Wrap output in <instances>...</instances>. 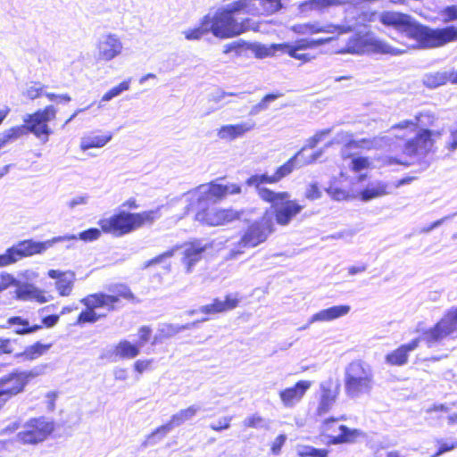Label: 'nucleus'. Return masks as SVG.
Here are the masks:
<instances>
[{"mask_svg": "<svg viewBox=\"0 0 457 457\" xmlns=\"http://www.w3.org/2000/svg\"><path fill=\"white\" fill-rule=\"evenodd\" d=\"M438 119L430 111L420 112L414 120H403L392 127L394 137L382 135L372 138L351 141L345 148L355 147L370 150L391 147L394 137L404 140L403 152L409 157H421L431 151L434 137H439L441 131L429 128L436 127Z\"/></svg>", "mask_w": 457, "mask_h": 457, "instance_id": "f257e3e1", "label": "nucleus"}, {"mask_svg": "<svg viewBox=\"0 0 457 457\" xmlns=\"http://www.w3.org/2000/svg\"><path fill=\"white\" fill-rule=\"evenodd\" d=\"M379 21L397 30L407 48H433L457 40V27L430 29L417 23L411 16L396 12L378 14Z\"/></svg>", "mask_w": 457, "mask_h": 457, "instance_id": "f03ea898", "label": "nucleus"}, {"mask_svg": "<svg viewBox=\"0 0 457 457\" xmlns=\"http://www.w3.org/2000/svg\"><path fill=\"white\" fill-rule=\"evenodd\" d=\"M252 0H237L219 9L213 16L206 15L210 31L218 37H231L243 33L247 26L238 21L235 15L238 13L253 14L256 11L251 5Z\"/></svg>", "mask_w": 457, "mask_h": 457, "instance_id": "7ed1b4c3", "label": "nucleus"}, {"mask_svg": "<svg viewBox=\"0 0 457 457\" xmlns=\"http://www.w3.org/2000/svg\"><path fill=\"white\" fill-rule=\"evenodd\" d=\"M374 385V371L368 362L354 360L345 368L344 387L349 398L356 399L370 395Z\"/></svg>", "mask_w": 457, "mask_h": 457, "instance_id": "20e7f679", "label": "nucleus"}, {"mask_svg": "<svg viewBox=\"0 0 457 457\" xmlns=\"http://www.w3.org/2000/svg\"><path fill=\"white\" fill-rule=\"evenodd\" d=\"M160 217V208L138 213L122 212L110 218L100 220L98 224L104 232L122 236L145 224L153 223Z\"/></svg>", "mask_w": 457, "mask_h": 457, "instance_id": "39448f33", "label": "nucleus"}, {"mask_svg": "<svg viewBox=\"0 0 457 457\" xmlns=\"http://www.w3.org/2000/svg\"><path fill=\"white\" fill-rule=\"evenodd\" d=\"M76 238V235H65L54 237L44 242H36L31 239L21 241L0 254V268L13 264L24 257L41 253L56 243Z\"/></svg>", "mask_w": 457, "mask_h": 457, "instance_id": "423d86ee", "label": "nucleus"}, {"mask_svg": "<svg viewBox=\"0 0 457 457\" xmlns=\"http://www.w3.org/2000/svg\"><path fill=\"white\" fill-rule=\"evenodd\" d=\"M273 231L272 216L265 213L260 220L252 223L241 238L234 243V246L229 251L228 258H237L245 252V248L255 247L263 243Z\"/></svg>", "mask_w": 457, "mask_h": 457, "instance_id": "0eeeda50", "label": "nucleus"}, {"mask_svg": "<svg viewBox=\"0 0 457 457\" xmlns=\"http://www.w3.org/2000/svg\"><path fill=\"white\" fill-rule=\"evenodd\" d=\"M257 194L262 200L271 204L276 222L281 226L288 225L303 209V206L295 200H290V195L287 192H274L269 188H260V193Z\"/></svg>", "mask_w": 457, "mask_h": 457, "instance_id": "6e6552de", "label": "nucleus"}, {"mask_svg": "<svg viewBox=\"0 0 457 457\" xmlns=\"http://www.w3.org/2000/svg\"><path fill=\"white\" fill-rule=\"evenodd\" d=\"M241 192V187L237 184L221 185L212 182L203 184L183 195L187 203V209L193 208L194 204L198 207L208 205L209 202L214 203L221 200L228 195H237Z\"/></svg>", "mask_w": 457, "mask_h": 457, "instance_id": "1a4fd4ad", "label": "nucleus"}, {"mask_svg": "<svg viewBox=\"0 0 457 457\" xmlns=\"http://www.w3.org/2000/svg\"><path fill=\"white\" fill-rule=\"evenodd\" d=\"M358 33L353 36L345 48L341 53L362 54L365 53H375L390 55H401L406 53L404 48L394 47L384 40L376 37L372 33L357 30Z\"/></svg>", "mask_w": 457, "mask_h": 457, "instance_id": "9d476101", "label": "nucleus"}, {"mask_svg": "<svg viewBox=\"0 0 457 457\" xmlns=\"http://www.w3.org/2000/svg\"><path fill=\"white\" fill-rule=\"evenodd\" d=\"M303 151L304 148H302L298 151L292 158H290L286 163L278 167L276 172L273 175L268 174H255L251 176L246 180V185L249 187H253L257 193H260V188H267L265 184H275L280 181L283 178L289 175L295 169L301 168L303 166L313 163L316 162L322 154V150L317 151L310 156L308 161H301V157L303 156Z\"/></svg>", "mask_w": 457, "mask_h": 457, "instance_id": "9b49d317", "label": "nucleus"}, {"mask_svg": "<svg viewBox=\"0 0 457 457\" xmlns=\"http://www.w3.org/2000/svg\"><path fill=\"white\" fill-rule=\"evenodd\" d=\"M457 337V307L449 309L441 320L423 336L428 347H435L445 338Z\"/></svg>", "mask_w": 457, "mask_h": 457, "instance_id": "f8f14e48", "label": "nucleus"}, {"mask_svg": "<svg viewBox=\"0 0 457 457\" xmlns=\"http://www.w3.org/2000/svg\"><path fill=\"white\" fill-rule=\"evenodd\" d=\"M57 110L54 105H47L44 110H39L33 114H29L24 118L27 125H22L27 131L33 133L37 137L44 142L48 140L49 135L52 133L47 122L54 120L56 116Z\"/></svg>", "mask_w": 457, "mask_h": 457, "instance_id": "ddd939ff", "label": "nucleus"}, {"mask_svg": "<svg viewBox=\"0 0 457 457\" xmlns=\"http://www.w3.org/2000/svg\"><path fill=\"white\" fill-rule=\"evenodd\" d=\"M34 374L31 371H13L0 378V411L13 396L23 392Z\"/></svg>", "mask_w": 457, "mask_h": 457, "instance_id": "4468645a", "label": "nucleus"}, {"mask_svg": "<svg viewBox=\"0 0 457 457\" xmlns=\"http://www.w3.org/2000/svg\"><path fill=\"white\" fill-rule=\"evenodd\" d=\"M54 430V423L45 417L28 420L22 430L17 434L18 440L23 444L35 445L44 441Z\"/></svg>", "mask_w": 457, "mask_h": 457, "instance_id": "2eb2a0df", "label": "nucleus"}, {"mask_svg": "<svg viewBox=\"0 0 457 457\" xmlns=\"http://www.w3.org/2000/svg\"><path fill=\"white\" fill-rule=\"evenodd\" d=\"M197 209L195 220L206 226L215 227L226 225L240 219L241 212L234 209L208 208L207 205L193 208Z\"/></svg>", "mask_w": 457, "mask_h": 457, "instance_id": "dca6fc26", "label": "nucleus"}, {"mask_svg": "<svg viewBox=\"0 0 457 457\" xmlns=\"http://www.w3.org/2000/svg\"><path fill=\"white\" fill-rule=\"evenodd\" d=\"M124 49L123 43L115 33L102 34L96 43V56L102 62H111L120 56Z\"/></svg>", "mask_w": 457, "mask_h": 457, "instance_id": "f3484780", "label": "nucleus"}, {"mask_svg": "<svg viewBox=\"0 0 457 457\" xmlns=\"http://www.w3.org/2000/svg\"><path fill=\"white\" fill-rule=\"evenodd\" d=\"M411 178H404L397 180L393 184H388L383 181H373L361 192V199L364 202H368L371 199L378 198L392 193L393 188H398L405 184L410 183Z\"/></svg>", "mask_w": 457, "mask_h": 457, "instance_id": "a211bd4d", "label": "nucleus"}, {"mask_svg": "<svg viewBox=\"0 0 457 457\" xmlns=\"http://www.w3.org/2000/svg\"><path fill=\"white\" fill-rule=\"evenodd\" d=\"M208 247V244L201 240L185 245L181 262L185 266L186 273L193 272L195 265L203 258V254Z\"/></svg>", "mask_w": 457, "mask_h": 457, "instance_id": "6ab92c4d", "label": "nucleus"}, {"mask_svg": "<svg viewBox=\"0 0 457 457\" xmlns=\"http://www.w3.org/2000/svg\"><path fill=\"white\" fill-rule=\"evenodd\" d=\"M427 332V329L423 330L420 336L417 338H414L411 342L405 345H402L397 349L392 351L391 353L386 355V362L394 366H402L407 363L409 353L414 351L418 348L420 342H424L423 339L424 334Z\"/></svg>", "mask_w": 457, "mask_h": 457, "instance_id": "aec40b11", "label": "nucleus"}, {"mask_svg": "<svg viewBox=\"0 0 457 457\" xmlns=\"http://www.w3.org/2000/svg\"><path fill=\"white\" fill-rule=\"evenodd\" d=\"M311 386L312 381L300 380L294 386L281 390L279 392V397L283 405L287 408L294 407L303 399Z\"/></svg>", "mask_w": 457, "mask_h": 457, "instance_id": "412c9836", "label": "nucleus"}, {"mask_svg": "<svg viewBox=\"0 0 457 457\" xmlns=\"http://www.w3.org/2000/svg\"><path fill=\"white\" fill-rule=\"evenodd\" d=\"M254 127L255 122L252 120L237 124L223 125L217 130V136L222 140L234 141L243 137L246 133L253 130Z\"/></svg>", "mask_w": 457, "mask_h": 457, "instance_id": "4be33fe9", "label": "nucleus"}, {"mask_svg": "<svg viewBox=\"0 0 457 457\" xmlns=\"http://www.w3.org/2000/svg\"><path fill=\"white\" fill-rule=\"evenodd\" d=\"M186 420L181 416L180 412L173 414L170 421L154 430L143 442L142 446L147 447L154 445L162 440L168 433H170L174 428L179 427L185 423Z\"/></svg>", "mask_w": 457, "mask_h": 457, "instance_id": "5701e85b", "label": "nucleus"}, {"mask_svg": "<svg viewBox=\"0 0 457 457\" xmlns=\"http://www.w3.org/2000/svg\"><path fill=\"white\" fill-rule=\"evenodd\" d=\"M320 397L317 407V414H326L333 406L337 396V390L333 388V381L328 379L320 385Z\"/></svg>", "mask_w": 457, "mask_h": 457, "instance_id": "b1692460", "label": "nucleus"}, {"mask_svg": "<svg viewBox=\"0 0 457 457\" xmlns=\"http://www.w3.org/2000/svg\"><path fill=\"white\" fill-rule=\"evenodd\" d=\"M87 308H91L94 311L98 308H104L107 311H113L115 304L118 303V297L112 295H106L103 293L92 294L80 300Z\"/></svg>", "mask_w": 457, "mask_h": 457, "instance_id": "393cba45", "label": "nucleus"}, {"mask_svg": "<svg viewBox=\"0 0 457 457\" xmlns=\"http://www.w3.org/2000/svg\"><path fill=\"white\" fill-rule=\"evenodd\" d=\"M362 435L363 433L360 429L339 425L337 429H333L332 433L328 436L329 438L328 443L331 445L351 444L354 443Z\"/></svg>", "mask_w": 457, "mask_h": 457, "instance_id": "a878e982", "label": "nucleus"}, {"mask_svg": "<svg viewBox=\"0 0 457 457\" xmlns=\"http://www.w3.org/2000/svg\"><path fill=\"white\" fill-rule=\"evenodd\" d=\"M48 276L56 279L55 287L62 296L71 295L75 281V273L72 271H61L57 270H50Z\"/></svg>", "mask_w": 457, "mask_h": 457, "instance_id": "bb28decb", "label": "nucleus"}, {"mask_svg": "<svg viewBox=\"0 0 457 457\" xmlns=\"http://www.w3.org/2000/svg\"><path fill=\"white\" fill-rule=\"evenodd\" d=\"M238 303L239 300L236 295H228L224 301L214 299L212 303L200 307L198 312L206 315L219 313L236 308ZM195 312L197 311H194L192 313Z\"/></svg>", "mask_w": 457, "mask_h": 457, "instance_id": "cd10ccee", "label": "nucleus"}, {"mask_svg": "<svg viewBox=\"0 0 457 457\" xmlns=\"http://www.w3.org/2000/svg\"><path fill=\"white\" fill-rule=\"evenodd\" d=\"M15 294L17 299L21 301H36L40 303L49 301V296H46L43 290L29 283L21 282Z\"/></svg>", "mask_w": 457, "mask_h": 457, "instance_id": "c85d7f7f", "label": "nucleus"}, {"mask_svg": "<svg viewBox=\"0 0 457 457\" xmlns=\"http://www.w3.org/2000/svg\"><path fill=\"white\" fill-rule=\"evenodd\" d=\"M308 35L317 33H337L344 34L351 32L356 29L355 24H351L347 20L345 23L341 25H334L332 23L321 24L319 21L308 22Z\"/></svg>", "mask_w": 457, "mask_h": 457, "instance_id": "c756f323", "label": "nucleus"}, {"mask_svg": "<svg viewBox=\"0 0 457 457\" xmlns=\"http://www.w3.org/2000/svg\"><path fill=\"white\" fill-rule=\"evenodd\" d=\"M351 310L349 305H337L321 310L309 319V324L331 321L346 315Z\"/></svg>", "mask_w": 457, "mask_h": 457, "instance_id": "7c9ffc66", "label": "nucleus"}, {"mask_svg": "<svg viewBox=\"0 0 457 457\" xmlns=\"http://www.w3.org/2000/svg\"><path fill=\"white\" fill-rule=\"evenodd\" d=\"M112 138L111 132H106L103 135H87L80 139V149L87 151L90 148H100L108 144Z\"/></svg>", "mask_w": 457, "mask_h": 457, "instance_id": "2f4dec72", "label": "nucleus"}, {"mask_svg": "<svg viewBox=\"0 0 457 457\" xmlns=\"http://www.w3.org/2000/svg\"><path fill=\"white\" fill-rule=\"evenodd\" d=\"M7 324L9 326H13L14 332L19 335L30 334L42 328L41 325L30 326L27 320L19 316L9 318L7 320Z\"/></svg>", "mask_w": 457, "mask_h": 457, "instance_id": "473e14b6", "label": "nucleus"}, {"mask_svg": "<svg viewBox=\"0 0 457 457\" xmlns=\"http://www.w3.org/2000/svg\"><path fill=\"white\" fill-rule=\"evenodd\" d=\"M140 353V347L128 340H121L115 346L114 353L120 359H133Z\"/></svg>", "mask_w": 457, "mask_h": 457, "instance_id": "72a5a7b5", "label": "nucleus"}, {"mask_svg": "<svg viewBox=\"0 0 457 457\" xmlns=\"http://www.w3.org/2000/svg\"><path fill=\"white\" fill-rule=\"evenodd\" d=\"M452 81V75L448 71H436L426 74L423 78V84L429 88H436Z\"/></svg>", "mask_w": 457, "mask_h": 457, "instance_id": "f704fd0d", "label": "nucleus"}, {"mask_svg": "<svg viewBox=\"0 0 457 457\" xmlns=\"http://www.w3.org/2000/svg\"><path fill=\"white\" fill-rule=\"evenodd\" d=\"M274 50H279L284 53H287L289 56L300 60L303 62H308L314 59V55L309 54V53H302V51L296 50L295 48H292L287 46V45H273L271 46Z\"/></svg>", "mask_w": 457, "mask_h": 457, "instance_id": "c9c22d12", "label": "nucleus"}, {"mask_svg": "<svg viewBox=\"0 0 457 457\" xmlns=\"http://www.w3.org/2000/svg\"><path fill=\"white\" fill-rule=\"evenodd\" d=\"M329 40H330V38H326V39H323V38H320V39L302 38V39L296 40L293 44H287V46L295 48L296 50L303 51V50L318 47V46L328 42Z\"/></svg>", "mask_w": 457, "mask_h": 457, "instance_id": "e433bc0d", "label": "nucleus"}, {"mask_svg": "<svg viewBox=\"0 0 457 457\" xmlns=\"http://www.w3.org/2000/svg\"><path fill=\"white\" fill-rule=\"evenodd\" d=\"M255 2H258L261 4L262 12L266 14H272L282 7L281 0H252L251 5L256 9L253 14L260 12V10L255 6Z\"/></svg>", "mask_w": 457, "mask_h": 457, "instance_id": "4c0bfd02", "label": "nucleus"}, {"mask_svg": "<svg viewBox=\"0 0 457 457\" xmlns=\"http://www.w3.org/2000/svg\"><path fill=\"white\" fill-rule=\"evenodd\" d=\"M130 83L131 79H128L120 82L119 85L112 87L110 90L104 94L100 103L109 102L114 97L120 96L123 92L128 91L130 87Z\"/></svg>", "mask_w": 457, "mask_h": 457, "instance_id": "58836bf2", "label": "nucleus"}, {"mask_svg": "<svg viewBox=\"0 0 457 457\" xmlns=\"http://www.w3.org/2000/svg\"><path fill=\"white\" fill-rule=\"evenodd\" d=\"M52 347V344H42L37 342L36 344L27 347L23 353L25 357L29 360H34L46 353Z\"/></svg>", "mask_w": 457, "mask_h": 457, "instance_id": "ea45409f", "label": "nucleus"}, {"mask_svg": "<svg viewBox=\"0 0 457 457\" xmlns=\"http://www.w3.org/2000/svg\"><path fill=\"white\" fill-rule=\"evenodd\" d=\"M210 31L208 19H203L201 26L183 31L187 40H198Z\"/></svg>", "mask_w": 457, "mask_h": 457, "instance_id": "a19ab883", "label": "nucleus"}, {"mask_svg": "<svg viewBox=\"0 0 457 457\" xmlns=\"http://www.w3.org/2000/svg\"><path fill=\"white\" fill-rule=\"evenodd\" d=\"M377 17H378V15L376 12H363L357 17H345L343 23H345L347 20L351 24H355L356 29L353 30L355 31L358 30L359 28L361 26L365 27L366 22H371L376 21Z\"/></svg>", "mask_w": 457, "mask_h": 457, "instance_id": "79ce46f5", "label": "nucleus"}, {"mask_svg": "<svg viewBox=\"0 0 457 457\" xmlns=\"http://www.w3.org/2000/svg\"><path fill=\"white\" fill-rule=\"evenodd\" d=\"M327 193L337 201L350 200L355 198V195L350 191L331 184L327 188Z\"/></svg>", "mask_w": 457, "mask_h": 457, "instance_id": "37998d69", "label": "nucleus"}, {"mask_svg": "<svg viewBox=\"0 0 457 457\" xmlns=\"http://www.w3.org/2000/svg\"><path fill=\"white\" fill-rule=\"evenodd\" d=\"M24 132V127H13L5 130L0 134V148L4 146L10 141L19 138Z\"/></svg>", "mask_w": 457, "mask_h": 457, "instance_id": "c03bdc74", "label": "nucleus"}, {"mask_svg": "<svg viewBox=\"0 0 457 457\" xmlns=\"http://www.w3.org/2000/svg\"><path fill=\"white\" fill-rule=\"evenodd\" d=\"M280 96H282V94L280 93L266 95L260 103L252 107L250 114L256 115L260 112L267 110L269 104L279 98Z\"/></svg>", "mask_w": 457, "mask_h": 457, "instance_id": "a18cd8bd", "label": "nucleus"}, {"mask_svg": "<svg viewBox=\"0 0 457 457\" xmlns=\"http://www.w3.org/2000/svg\"><path fill=\"white\" fill-rule=\"evenodd\" d=\"M328 451L326 449H317L312 446H302L298 449V454L301 457H327Z\"/></svg>", "mask_w": 457, "mask_h": 457, "instance_id": "49530a36", "label": "nucleus"}, {"mask_svg": "<svg viewBox=\"0 0 457 457\" xmlns=\"http://www.w3.org/2000/svg\"><path fill=\"white\" fill-rule=\"evenodd\" d=\"M436 442L439 445V448L432 457H438L446 452L457 448V438H451L448 441H445L444 439H436Z\"/></svg>", "mask_w": 457, "mask_h": 457, "instance_id": "de8ad7c7", "label": "nucleus"}, {"mask_svg": "<svg viewBox=\"0 0 457 457\" xmlns=\"http://www.w3.org/2000/svg\"><path fill=\"white\" fill-rule=\"evenodd\" d=\"M189 325L179 326L173 324H163L160 328V334L164 337H171L184 329L189 328Z\"/></svg>", "mask_w": 457, "mask_h": 457, "instance_id": "09e8293b", "label": "nucleus"}, {"mask_svg": "<svg viewBox=\"0 0 457 457\" xmlns=\"http://www.w3.org/2000/svg\"><path fill=\"white\" fill-rule=\"evenodd\" d=\"M100 319V316L91 308H87L85 311H82L79 315L77 323L84 324V323H95Z\"/></svg>", "mask_w": 457, "mask_h": 457, "instance_id": "8fccbe9b", "label": "nucleus"}, {"mask_svg": "<svg viewBox=\"0 0 457 457\" xmlns=\"http://www.w3.org/2000/svg\"><path fill=\"white\" fill-rule=\"evenodd\" d=\"M21 282V280L15 278L12 275L6 272H2L0 274V292L5 290L11 286H14L16 288H18Z\"/></svg>", "mask_w": 457, "mask_h": 457, "instance_id": "3c124183", "label": "nucleus"}, {"mask_svg": "<svg viewBox=\"0 0 457 457\" xmlns=\"http://www.w3.org/2000/svg\"><path fill=\"white\" fill-rule=\"evenodd\" d=\"M45 86L40 83H34L29 86L26 90L23 92V95L30 100H34L38 98L40 96L44 94Z\"/></svg>", "mask_w": 457, "mask_h": 457, "instance_id": "603ef678", "label": "nucleus"}, {"mask_svg": "<svg viewBox=\"0 0 457 457\" xmlns=\"http://www.w3.org/2000/svg\"><path fill=\"white\" fill-rule=\"evenodd\" d=\"M440 15L442 17L443 21L445 23L457 21V4L445 7L440 12Z\"/></svg>", "mask_w": 457, "mask_h": 457, "instance_id": "864d4df0", "label": "nucleus"}, {"mask_svg": "<svg viewBox=\"0 0 457 457\" xmlns=\"http://www.w3.org/2000/svg\"><path fill=\"white\" fill-rule=\"evenodd\" d=\"M101 236V231L98 228H92L89 229H87L85 231H82L79 234V236H76V239L78 238L86 241V242H91L94 240H96Z\"/></svg>", "mask_w": 457, "mask_h": 457, "instance_id": "5fc2aeb1", "label": "nucleus"}, {"mask_svg": "<svg viewBox=\"0 0 457 457\" xmlns=\"http://www.w3.org/2000/svg\"><path fill=\"white\" fill-rule=\"evenodd\" d=\"M244 425L248 428H267L265 420L259 415L254 414L244 420Z\"/></svg>", "mask_w": 457, "mask_h": 457, "instance_id": "6e6d98bb", "label": "nucleus"}, {"mask_svg": "<svg viewBox=\"0 0 457 457\" xmlns=\"http://www.w3.org/2000/svg\"><path fill=\"white\" fill-rule=\"evenodd\" d=\"M445 147L450 151L457 149V123L452 125L449 129V137Z\"/></svg>", "mask_w": 457, "mask_h": 457, "instance_id": "4d7b16f0", "label": "nucleus"}, {"mask_svg": "<svg viewBox=\"0 0 457 457\" xmlns=\"http://www.w3.org/2000/svg\"><path fill=\"white\" fill-rule=\"evenodd\" d=\"M231 420L232 417H222L217 421L211 423L210 428L214 431H221L223 429H228L230 427Z\"/></svg>", "mask_w": 457, "mask_h": 457, "instance_id": "13d9d810", "label": "nucleus"}, {"mask_svg": "<svg viewBox=\"0 0 457 457\" xmlns=\"http://www.w3.org/2000/svg\"><path fill=\"white\" fill-rule=\"evenodd\" d=\"M369 164V160L366 157H354L351 160V169L356 172L368 168Z\"/></svg>", "mask_w": 457, "mask_h": 457, "instance_id": "bf43d9fd", "label": "nucleus"}, {"mask_svg": "<svg viewBox=\"0 0 457 457\" xmlns=\"http://www.w3.org/2000/svg\"><path fill=\"white\" fill-rule=\"evenodd\" d=\"M201 407L197 404L190 405L186 409H182L179 411L181 416L184 418L186 421L192 420L198 411H200Z\"/></svg>", "mask_w": 457, "mask_h": 457, "instance_id": "052dcab7", "label": "nucleus"}, {"mask_svg": "<svg viewBox=\"0 0 457 457\" xmlns=\"http://www.w3.org/2000/svg\"><path fill=\"white\" fill-rule=\"evenodd\" d=\"M455 215H456V213L445 216V217L434 221L429 226L422 228L420 232L421 233H429L433 229H435V228H438L439 226H441L442 224H444L445 221L452 220Z\"/></svg>", "mask_w": 457, "mask_h": 457, "instance_id": "680f3d73", "label": "nucleus"}, {"mask_svg": "<svg viewBox=\"0 0 457 457\" xmlns=\"http://www.w3.org/2000/svg\"><path fill=\"white\" fill-rule=\"evenodd\" d=\"M153 361H154L153 359H150V360H137L134 363V369H135L136 371H137L138 373L141 374L144 371L150 370L151 364L153 363Z\"/></svg>", "mask_w": 457, "mask_h": 457, "instance_id": "e2e57ef3", "label": "nucleus"}, {"mask_svg": "<svg viewBox=\"0 0 457 457\" xmlns=\"http://www.w3.org/2000/svg\"><path fill=\"white\" fill-rule=\"evenodd\" d=\"M306 198L310 200H316L321 196V192L319 189L317 184H311L305 192Z\"/></svg>", "mask_w": 457, "mask_h": 457, "instance_id": "0e129e2a", "label": "nucleus"}, {"mask_svg": "<svg viewBox=\"0 0 457 457\" xmlns=\"http://www.w3.org/2000/svg\"><path fill=\"white\" fill-rule=\"evenodd\" d=\"M151 332H152L151 328L147 326H143L139 328L138 335H139L140 342L137 345L140 348L145 345V343H146L149 340Z\"/></svg>", "mask_w": 457, "mask_h": 457, "instance_id": "69168bd1", "label": "nucleus"}, {"mask_svg": "<svg viewBox=\"0 0 457 457\" xmlns=\"http://www.w3.org/2000/svg\"><path fill=\"white\" fill-rule=\"evenodd\" d=\"M287 440V436L286 435H279L275 440L274 442L272 443V445H271V453L274 454V455H278L280 453V450H281V447L283 446V445L285 444Z\"/></svg>", "mask_w": 457, "mask_h": 457, "instance_id": "338daca9", "label": "nucleus"}, {"mask_svg": "<svg viewBox=\"0 0 457 457\" xmlns=\"http://www.w3.org/2000/svg\"><path fill=\"white\" fill-rule=\"evenodd\" d=\"M45 96L52 102L69 103L71 98L68 94L56 95L54 93H45Z\"/></svg>", "mask_w": 457, "mask_h": 457, "instance_id": "774afa93", "label": "nucleus"}]
</instances>
